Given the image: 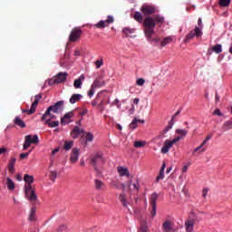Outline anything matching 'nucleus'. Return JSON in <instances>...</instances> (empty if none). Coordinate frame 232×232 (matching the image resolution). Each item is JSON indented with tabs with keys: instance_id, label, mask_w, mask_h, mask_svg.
I'll return each instance as SVG.
<instances>
[{
	"instance_id": "f257e3e1",
	"label": "nucleus",
	"mask_w": 232,
	"mask_h": 232,
	"mask_svg": "<svg viewBox=\"0 0 232 232\" xmlns=\"http://www.w3.org/2000/svg\"><path fill=\"white\" fill-rule=\"evenodd\" d=\"M162 23H164V16H161L160 14L145 17L143 20V32L148 41H151V43H154L155 44L160 43V38H153V35H155V27L157 24H162Z\"/></svg>"
},
{
	"instance_id": "f03ea898",
	"label": "nucleus",
	"mask_w": 232,
	"mask_h": 232,
	"mask_svg": "<svg viewBox=\"0 0 232 232\" xmlns=\"http://www.w3.org/2000/svg\"><path fill=\"white\" fill-rule=\"evenodd\" d=\"M89 160L91 166L94 168L95 171H99V168H101V166H104V163L106 162V160L104 159L102 154L99 152L92 154L90 157Z\"/></svg>"
},
{
	"instance_id": "7ed1b4c3",
	"label": "nucleus",
	"mask_w": 232,
	"mask_h": 232,
	"mask_svg": "<svg viewBox=\"0 0 232 232\" xmlns=\"http://www.w3.org/2000/svg\"><path fill=\"white\" fill-rule=\"evenodd\" d=\"M68 79V72H58L54 77L48 81L49 86H53L55 84H61L66 82Z\"/></svg>"
},
{
	"instance_id": "20e7f679",
	"label": "nucleus",
	"mask_w": 232,
	"mask_h": 232,
	"mask_svg": "<svg viewBox=\"0 0 232 232\" xmlns=\"http://www.w3.org/2000/svg\"><path fill=\"white\" fill-rule=\"evenodd\" d=\"M25 198L35 204L37 202V194H35V188H32V185H24Z\"/></svg>"
},
{
	"instance_id": "39448f33",
	"label": "nucleus",
	"mask_w": 232,
	"mask_h": 232,
	"mask_svg": "<svg viewBox=\"0 0 232 232\" xmlns=\"http://www.w3.org/2000/svg\"><path fill=\"white\" fill-rule=\"evenodd\" d=\"M197 215L192 213L188 219L185 221V228L187 232H193L195 224H197Z\"/></svg>"
},
{
	"instance_id": "423d86ee",
	"label": "nucleus",
	"mask_w": 232,
	"mask_h": 232,
	"mask_svg": "<svg viewBox=\"0 0 232 232\" xmlns=\"http://www.w3.org/2000/svg\"><path fill=\"white\" fill-rule=\"evenodd\" d=\"M63 110H64V101H59L53 106L47 108L46 115L50 114V111H53V113H61Z\"/></svg>"
},
{
	"instance_id": "0eeeda50",
	"label": "nucleus",
	"mask_w": 232,
	"mask_h": 232,
	"mask_svg": "<svg viewBox=\"0 0 232 232\" xmlns=\"http://www.w3.org/2000/svg\"><path fill=\"white\" fill-rule=\"evenodd\" d=\"M180 139H182V137L178 136L177 138L169 140H165L163 147L161 148V153L166 154L169 151V150H171V148H173L174 144H177V142H179V140H180Z\"/></svg>"
},
{
	"instance_id": "6e6552de",
	"label": "nucleus",
	"mask_w": 232,
	"mask_h": 232,
	"mask_svg": "<svg viewBox=\"0 0 232 232\" xmlns=\"http://www.w3.org/2000/svg\"><path fill=\"white\" fill-rule=\"evenodd\" d=\"M157 200H159V194H157V192H154L151 194L150 198V204L151 207V209H150L151 217H155V215H157Z\"/></svg>"
},
{
	"instance_id": "1a4fd4ad",
	"label": "nucleus",
	"mask_w": 232,
	"mask_h": 232,
	"mask_svg": "<svg viewBox=\"0 0 232 232\" xmlns=\"http://www.w3.org/2000/svg\"><path fill=\"white\" fill-rule=\"evenodd\" d=\"M82 35V30L79 29V28H74L72 30V32L69 35V42L76 43V41H79V39H81Z\"/></svg>"
},
{
	"instance_id": "9d476101",
	"label": "nucleus",
	"mask_w": 232,
	"mask_h": 232,
	"mask_svg": "<svg viewBox=\"0 0 232 232\" xmlns=\"http://www.w3.org/2000/svg\"><path fill=\"white\" fill-rule=\"evenodd\" d=\"M193 37H197V39L202 37V30L200 27L196 26L194 30L190 31L189 34L186 35L185 42L191 41Z\"/></svg>"
},
{
	"instance_id": "9b49d317",
	"label": "nucleus",
	"mask_w": 232,
	"mask_h": 232,
	"mask_svg": "<svg viewBox=\"0 0 232 232\" xmlns=\"http://www.w3.org/2000/svg\"><path fill=\"white\" fill-rule=\"evenodd\" d=\"M140 11L143 15H153V14L157 12V7H155V5H144L141 6Z\"/></svg>"
},
{
	"instance_id": "f8f14e48",
	"label": "nucleus",
	"mask_w": 232,
	"mask_h": 232,
	"mask_svg": "<svg viewBox=\"0 0 232 232\" xmlns=\"http://www.w3.org/2000/svg\"><path fill=\"white\" fill-rule=\"evenodd\" d=\"M75 115L73 113V111H71L63 115V118H61V124L62 126H66L72 122V118Z\"/></svg>"
},
{
	"instance_id": "ddd939ff",
	"label": "nucleus",
	"mask_w": 232,
	"mask_h": 232,
	"mask_svg": "<svg viewBox=\"0 0 232 232\" xmlns=\"http://www.w3.org/2000/svg\"><path fill=\"white\" fill-rule=\"evenodd\" d=\"M79 155H81V150L73 148L71 152L70 162L75 164L79 160Z\"/></svg>"
},
{
	"instance_id": "4468645a",
	"label": "nucleus",
	"mask_w": 232,
	"mask_h": 232,
	"mask_svg": "<svg viewBox=\"0 0 232 232\" xmlns=\"http://www.w3.org/2000/svg\"><path fill=\"white\" fill-rule=\"evenodd\" d=\"M119 200L122 204L123 208L128 209V211L130 212V206H133V205H131V202L130 201V199H128V197H126V194H121L119 197Z\"/></svg>"
},
{
	"instance_id": "2eb2a0df",
	"label": "nucleus",
	"mask_w": 232,
	"mask_h": 232,
	"mask_svg": "<svg viewBox=\"0 0 232 232\" xmlns=\"http://www.w3.org/2000/svg\"><path fill=\"white\" fill-rule=\"evenodd\" d=\"M43 99V94H36L34 96V101L31 105L30 113H35V110L37 109V104H39V101Z\"/></svg>"
},
{
	"instance_id": "dca6fc26",
	"label": "nucleus",
	"mask_w": 232,
	"mask_h": 232,
	"mask_svg": "<svg viewBox=\"0 0 232 232\" xmlns=\"http://www.w3.org/2000/svg\"><path fill=\"white\" fill-rule=\"evenodd\" d=\"M162 228H163L164 232H175V231H177V229H175L173 227V222H171L170 220H166L162 225Z\"/></svg>"
},
{
	"instance_id": "f3484780",
	"label": "nucleus",
	"mask_w": 232,
	"mask_h": 232,
	"mask_svg": "<svg viewBox=\"0 0 232 232\" xmlns=\"http://www.w3.org/2000/svg\"><path fill=\"white\" fill-rule=\"evenodd\" d=\"M106 82L104 81V79H102V77H99L96 78L93 82H92V86L93 88H102V86H105Z\"/></svg>"
},
{
	"instance_id": "a211bd4d",
	"label": "nucleus",
	"mask_w": 232,
	"mask_h": 232,
	"mask_svg": "<svg viewBox=\"0 0 232 232\" xmlns=\"http://www.w3.org/2000/svg\"><path fill=\"white\" fill-rule=\"evenodd\" d=\"M54 119H57V116L55 114L52 113V111H49V114H46V111L44 114L41 118V121L44 122L46 121H54Z\"/></svg>"
},
{
	"instance_id": "6ab92c4d",
	"label": "nucleus",
	"mask_w": 232,
	"mask_h": 232,
	"mask_svg": "<svg viewBox=\"0 0 232 232\" xmlns=\"http://www.w3.org/2000/svg\"><path fill=\"white\" fill-rule=\"evenodd\" d=\"M84 79V74H82L78 79L74 80L73 86L76 90L82 88V82Z\"/></svg>"
},
{
	"instance_id": "aec40b11",
	"label": "nucleus",
	"mask_w": 232,
	"mask_h": 232,
	"mask_svg": "<svg viewBox=\"0 0 232 232\" xmlns=\"http://www.w3.org/2000/svg\"><path fill=\"white\" fill-rule=\"evenodd\" d=\"M81 133H84V130L80 129L79 127H74L73 130L71 131V136L72 139H77Z\"/></svg>"
},
{
	"instance_id": "412c9836",
	"label": "nucleus",
	"mask_w": 232,
	"mask_h": 232,
	"mask_svg": "<svg viewBox=\"0 0 232 232\" xmlns=\"http://www.w3.org/2000/svg\"><path fill=\"white\" fill-rule=\"evenodd\" d=\"M82 139H85L84 144H88V142L93 141V134H92V132L83 131Z\"/></svg>"
},
{
	"instance_id": "4be33fe9",
	"label": "nucleus",
	"mask_w": 232,
	"mask_h": 232,
	"mask_svg": "<svg viewBox=\"0 0 232 232\" xmlns=\"http://www.w3.org/2000/svg\"><path fill=\"white\" fill-rule=\"evenodd\" d=\"M229 130H232V120L224 121V123L221 126L222 131H229Z\"/></svg>"
},
{
	"instance_id": "5701e85b",
	"label": "nucleus",
	"mask_w": 232,
	"mask_h": 232,
	"mask_svg": "<svg viewBox=\"0 0 232 232\" xmlns=\"http://www.w3.org/2000/svg\"><path fill=\"white\" fill-rule=\"evenodd\" d=\"M15 162H16L15 158H11V160H9L8 169L10 173H15V168H14Z\"/></svg>"
},
{
	"instance_id": "b1692460",
	"label": "nucleus",
	"mask_w": 232,
	"mask_h": 232,
	"mask_svg": "<svg viewBox=\"0 0 232 232\" xmlns=\"http://www.w3.org/2000/svg\"><path fill=\"white\" fill-rule=\"evenodd\" d=\"M118 173L120 177H130V171H128L127 168L118 167Z\"/></svg>"
},
{
	"instance_id": "393cba45",
	"label": "nucleus",
	"mask_w": 232,
	"mask_h": 232,
	"mask_svg": "<svg viewBox=\"0 0 232 232\" xmlns=\"http://www.w3.org/2000/svg\"><path fill=\"white\" fill-rule=\"evenodd\" d=\"M82 99V94H72L70 98V103L75 104V102H79Z\"/></svg>"
},
{
	"instance_id": "a878e982",
	"label": "nucleus",
	"mask_w": 232,
	"mask_h": 232,
	"mask_svg": "<svg viewBox=\"0 0 232 232\" xmlns=\"http://www.w3.org/2000/svg\"><path fill=\"white\" fill-rule=\"evenodd\" d=\"M14 123L15 126H19V128H26V123H24V121H22L19 116L14 118Z\"/></svg>"
},
{
	"instance_id": "bb28decb",
	"label": "nucleus",
	"mask_w": 232,
	"mask_h": 232,
	"mask_svg": "<svg viewBox=\"0 0 232 232\" xmlns=\"http://www.w3.org/2000/svg\"><path fill=\"white\" fill-rule=\"evenodd\" d=\"M35 213H37V208L33 207L29 214V220L31 222H35L37 220V218H35Z\"/></svg>"
},
{
	"instance_id": "cd10ccee",
	"label": "nucleus",
	"mask_w": 232,
	"mask_h": 232,
	"mask_svg": "<svg viewBox=\"0 0 232 232\" xmlns=\"http://www.w3.org/2000/svg\"><path fill=\"white\" fill-rule=\"evenodd\" d=\"M164 169H166V163L162 164V167L160 169V174L156 178V182H159L164 179Z\"/></svg>"
},
{
	"instance_id": "c85d7f7f",
	"label": "nucleus",
	"mask_w": 232,
	"mask_h": 232,
	"mask_svg": "<svg viewBox=\"0 0 232 232\" xmlns=\"http://www.w3.org/2000/svg\"><path fill=\"white\" fill-rule=\"evenodd\" d=\"M138 122H141V124H144V120H137V119H134L131 123L130 124V130H137L139 124Z\"/></svg>"
},
{
	"instance_id": "c756f323",
	"label": "nucleus",
	"mask_w": 232,
	"mask_h": 232,
	"mask_svg": "<svg viewBox=\"0 0 232 232\" xmlns=\"http://www.w3.org/2000/svg\"><path fill=\"white\" fill-rule=\"evenodd\" d=\"M32 144V135H27L25 136V140H24V150H28V148H30Z\"/></svg>"
},
{
	"instance_id": "7c9ffc66",
	"label": "nucleus",
	"mask_w": 232,
	"mask_h": 232,
	"mask_svg": "<svg viewBox=\"0 0 232 232\" xmlns=\"http://www.w3.org/2000/svg\"><path fill=\"white\" fill-rule=\"evenodd\" d=\"M24 180L25 182V186H32L34 184V176H30L28 174H25L24 177Z\"/></svg>"
},
{
	"instance_id": "2f4dec72",
	"label": "nucleus",
	"mask_w": 232,
	"mask_h": 232,
	"mask_svg": "<svg viewBox=\"0 0 232 232\" xmlns=\"http://www.w3.org/2000/svg\"><path fill=\"white\" fill-rule=\"evenodd\" d=\"M44 124L49 126V128H57V126H59V121H50V120H46L44 121Z\"/></svg>"
},
{
	"instance_id": "473e14b6",
	"label": "nucleus",
	"mask_w": 232,
	"mask_h": 232,
	"mask_svg": "<svg viewBox=\"0 0 232 232\" xmlns=\"http://www.w3.org/2000/svg\"><path fill=\"white\" fill-rule=\"evenodd\" d=\"M122 34L126 35V37H129L130 34H135V28L124 27L122 29Z\"/></svg>"
},
{
	"instance_id": "72a5a7b5",
	"label": "nucleus",
	"mask_w": 232,
	"mask_h": 232,
	"mask_svg": "<svg viewBox=\"0 0 232 232\" xmlns=\"http://www.w3.org/2000/svg\"><path fill=\"white\" fill-rule=\"evenodd\" d=\"M72 147H73V141L65 140L63 144V150H65V151H70V150H72Z\"/></svg>"
},
{
	"instance_id": "f704fd0d",
	"label": "nucleus",
	"mask_w": 232,
	"mask_h": 232,
	"mask_svg": "<svg viewBox=\"0 0 232 232\" xmlns=\"http://www.w3.org/2000/svg\"><path fill=\"white\" fill-rule=\"evenodd\" d=\"M128 188H133V189H136V191H139V189L140 188V185H139V180L135 179V182L132 183V181L130 180V184L127 185Z\"/></svg>"
},
{
	"instance_id": "c9c22d12",
	"label": "nucleus",
	"mask_w": 232,
	"mask_h": 232,
	"mask_svg": "<svg viewBox=\"0 0 232 232\" xmlns=\"http://www.w3.org/2000/svg\"><path fill=\"white\" fill-rule=\"evenodd\" d=\"M211 51L214 52V53H222V44H218L214 45L211 48Z\"/></svg>"
},
{
	"instance_id": "e433bc0d",
	"label": "nucleus",
	"mask_w": 232,
	"mask_h": 232,
	"mask_svg": "<svg viewBox=\"0 0 232 232\" xmlns=\"http://www.w3.org/2000/svg\"><path fill=\"white\" fill-rule=\"evenodd\" d=\"M7 189L14 191L15 189V183L10 178H7Z\"/></svg>"
},
{
	"instance_id": "4c0bfd02",
	"label": "nucleus",
	"mask_w": 232,
	"mask_h": 232,
	"mask_svg": "<svg viewBox=\"0 0 232 232\" xmlns=\"http://www.w3.org/2000/svg\"><path fill=\"white\" fill-rule=\"evenodd\" d=\"M95 189H102L104 183L100 179H94Z\"/></svg>"
},
{
	"instance_id": "58836bf2",
	"label": "nucleus",
	"mask_w": 232,
	"mask_h": 232,
	"mask_svg": "<svg viewBox=\"0 0 232 232\" xmlns=\"http://www.w3.org/2000/svg\"><path fill=\"white\" fill-rule=\"evenodd\" d=\"M173 124H175V121H173V118L169 121L168 125L166 128L163 130V133H167L173 128Z\"/></svg>"
},
{
	"instance_id": "ea45409f",
	"label": "nucleus",
	"mask_w": 232,
	"mask_h": 232,
	"mask_svg": "<svg viewBox=\"0 0 232 232\" xmlns=\"http://www.w3.org/2000/svg\"><path fill=\"white\" fill-rule=\"evenodd\" d=\"M204 143H201L198 148L194 150L193 155H195L197 152L204 153V151H206V148H204Z\"/></svg>"
},
{
	"instance_id": "a19ab883",
	"label": "nucleus",
	"mask_w": 232,
	"mask_h": 232,
	"mask_svg": "<svg viewBox=\"0 0 232 232\" xmlns=\"http://www.w3.org/2000/svg\"><path fill=\"white\" fill-rule=\"evenodd\" d=\"M134 19L135 21H137L138 23H142L143 21V16L142 14H140V12H135L134 14Z\"/></svg>"
},
{
	"instance_id": "79ce46f5",
	"label": "nucleus",
	"mask_w": 232,
	"mask_h": 232,
	"mask_svg": "<svg viewBox=\"0 0 232 232\" xmlns=\"http://www.w3.org/2000/svg\"><path fill=\"white\" fill-rule=\"evenodd\" d=\"M146 146V141L136 140L134 141V148H144Z\"/></svg>"
},
{
	"instance_id": "37998d69",
	"label": "nucleus",
	"mask_w": 232,
	"mask_h": 232,
	"mask_svg": "<svg viewBox=\"0 0 232 232\" xmlns=\"http://www.w3.org/2000/svg\"><path fill=\"white\" fill-rule=\"evenodd\" d=\"M95 28H106L108 26V24L104 20L100 21L98 24H96Z\"/></svg>"
},
{
	"instance_id": "c03bdc74",
	"label": "nucleus",
	"mask_w": 232,
	"mask_h": 232,
	"mask_svg": "<svg viewBox=\"0 0 232 232\" xmlns=\"http://www.w3.org/2000/svg\"><path fill=\"white\" fill-rule=\"evenodd\" d=\"M169 43H171V37L168 36L160 42V46H166L167 44H169Z\"/></svg>"
},
{
	"instance_id": "a18cd8bd",
	"label": "nucleus",
	"mask_w": 232,
	"mask_h": 232,
	"mask_svg": "<svg viewBox=\"0 0 232 232\" xmlns=\"http://www.w3.org/2000/svg\"><path fill=\"white\" fill-rule=\"evenodd\" d=\"M49 177L52 182H55V179H57V171H50Z\"/></svg>"
},
{
	"instance_id": "49530a36",
	"label": "nucleus",
	"mask_w": 232,
	"mask_h": 232,
	"mask_svg": "<svg viewBox=\"0 0 232 232\" xmlns=\"http://www.w3.org/2000/svg\"><path fill=\"white\" fill-rule=\"evenodd\" d=\"M231 4V0H220L219 1V5L220 6H229V5Z\"/></svg>"
},
{
	"instance_id": "de8ad7c7",
	"label": "nucleus",
	"mask_w": 232,
	"mask_h": 232,
	"mask_svg": "<svg viewBox=\"0 0 232 232\" xmlns=\"http://www.w3.org/2000/svg\"><path fill=\"white\" fill-rule=\"evenodd\" d=\"M176 133L181 135V137H186V135H188V130L178 129L176 130Z\"/></svg>"
},
{
	"instance_id": "09e8293b",
	"label": "nucleus",
	"mask_w": 232,
	"mask_h": 232,
	"mask_svg": "<svg viewBox=\"0 0 232 232\" xmlns=\"http://www.w3.org/2000/svg\"><path fill=\"white\" fill-rule=\"evenodd\" d=\"M95 90H97V89L92 85L91 89L88 92V96L90 98L93 97V95L95 94Z\"/></svg>"
},
{
	"instance_id": "8fccbe9b",
	"label": "nucleus",
	"mask_w": 232,
	"mask_h": 232,
	"mask_svg": "<svg viewBox=\"0 0 232 232\" xmlns=\"http://www.w3.org/2000/svg\"><path fill=\"white\" fill-rule=\"evenodd\" d=\"M31 144H39V137L34 135L33 138L31 136Z\"/></svg>"
},
{
	"instance_id": "3c124183",
	"label": "nucleus",
	"mask_w": 232,
	"mask_h": 232,
	"mask_svg": "<svg viewBox=\"0 0 232 232\" xmlns=\"http://www.w3.org/2000/svg\"><path fill=\"white\" fill-rule=\"evenodd\" d=\"M212 137H213V133H209V134L205 138V140H203L202 144H203L204 146H206V145L208 144V140H211Z\"/></svg>"
},
{
	"instance_id": "603ef678",
	"label": "nucleus",
	"mask_w": 232,
	"mask_h": 232,
	"mask_svg": "<svg viewBox=\"0 0 232 232\" xmlns=\"http://www.w3.org/2000/svg\"><path fill=\"white\" fill-rule=\"evenodd\" d=\"M146 82V80H144L143 78H139L137 81H136V84L138 86H144V83Z\"/></svg>"
},
{
	"instance_id": "864d4df0",
	"label": "nucleus",
	"mask_w": 232,
	"mask_h": 232,
	"mask_svg": "<svg viewBox=\"0 0 232 232\" xmlns=\"http://www.w3.org/2000/svg\"><path fill=\"white\" fill-rule=\"evenodd\" d=\"M66 229H67L66 225H60V226L58 227V228L56 229V231H57V232H64V231H66Z\"/></svg>"
},
{
	"instance_id": "5fc2aeb1",
	"label": "nucleus",
	"mask_w": 232,
	"mask_h": 232,
	"mask_svg": "<svg viewBox=\"0 0 232 232\" xmlns=\"http://www.w3.org/2000/svg\"><path fill=\"white\" fill-rule=\"evenodd\" d=\"M113 21H114L113 16L109 15V16L107 17L105 23L107 24V26H108L109 24H111V23H113Z\"/></svg>"
},
{
	"instance_id": "6e6d98bb",
	"label": "nucleus",
	"mask_w": 232,
	"mask_h": 232,
	"mask_svg": "<svg viewBox=\"0 0 232 232\" xmlns=\"http://www.w3.org/2000/svg\"><path fill=\"white\" fill-rule=\"evenodd\" d=\"M213 115H217L218 117H223L224 114L220 111V109H216L213 112Z\"/></svg>"
},
{
	"instance_id": "4d7b16f0",
	"label": "nucleus",
	"mask_w": 232,
	"mask_h": 232,
	"mask_svg": "<svg viewBox=\"0 0 232 232\" xmlns=\"http://www.w3.org/2000/svg\"><path fill=\"white\" fill-rule=\"evenodd\" d=\"M95 64H96V68H101L102 66V64H104V63L102 62V60H97L95 62Z\"/></svg>"
},
{
	"instance_id": "13d9d810",
	"label": "nucleus",
	"mask_w": 232,
	"mask_h": 232,
	"mask_svg": "<svg viewBox=\"0 0 232 232\" xmlns=\"http://www.w3.org/2000/svg\"><path fill=\"white\" fill-rule=\"evenodd\" d=\"M208 191H209V188H203V191H202V197L203 198H206V197H208Z\"/></svg>"
},
{
	"instance_id": "bf43d9fd",
	"label": "nucleus",
	"mask_w": 232,
	"mask_h": 232,
	"mask_svg": "<svg viewBox=\"0 0 232 232\" xmlns=\"http://www.w3.org/2000/svg\"><path fill=\"white\" fill-rule=\"evenodd\" d=\"M5 153H8V149L5 147L0 148V155H5Z\"/></svg>"
},
{
	"instance_id": "052dcab7",
	"label": "nucleus",
	"mask_w": 232,
	"mask_h": 232,
	"mask_svg": "<svg viewBox=\"0 0 232 232\" xmlns=\"http://www.w3.org/2000/svg\"><path fill=\"white\" fill-rule=\"evenodd\" d=\"M139 232H148V227L146 225L141 226Z\"/></svg>"
},
{
	"instance_id": "680f3d73",
	"label": "nucleus",
	"mask_w": 232,
	"mask_h": 232,
	"mask_svg": "<svg viewBox=\"0 0 232 232\" xmlns=\"http://www.w3.org/2000/svg\"><path fill=\"white\" fill-rule=\"evenodd\" d=\"M28 155H30V152L21 153L20 159H22V160L26 159V157H28Z\"/></svg>"
},
{
	"instance_id": "e2e57ef3",
	"label": "nucleus",
	"mask_w": 232,
	"mask_h": 232,
	"mask_svg": "<svg viewBox=\"0 0 232 232\" xmlns=\"http://www.w3.org/2000/svg\"><path fill=\"white\" fill-rule=\"evenodd\" d=\"M181 111V110H178L177 112L172 116L171 119H173V121H175V117H179V115H180Z\"/></svg>"
},
{
	"instance_id": "0e129e2a",
	"label": "nucleus",
	"mask_w": 232,
	"mask_h": 232,
	"mask_svg": "<svg viewBox=\"0 0 232 232\" xmlns=\"http://www.w3.org/2000/svg\"><path fill=\"white\" fill-rule=\"evenodd\" d=\"M86 113H88V109H84L82 111H80L79 115H81V117H84V115H86Z\"/></svg>"
},
{
	"instance_id": "69168bd1",
	"label": "nucleus",
	"mask_w": 232,
	"mask_h": 232,
	"mask_svg": "<svg viewBox=\"0 0 232 232\" xmlns=\"http://www.w3.org/2000/svg\"><path fill=\"white\" fill-rule=\"evenodd\" d=\"M215 101L216 102H220V95H218V92H216V95H215Z\"/></svg>"
},
{
	"instance_id": "338daca9",
	"label": "nucleus",
	"mask_w": 232,
	"mask_h": 232,
	"mask_svg": "<svg viewBox=\"0 0 232 232\" xmlns=\"http://www.w3.org/2000/svg\"><path fill=\"white\" fill-rule=\"evenodd\" d=\"M22 113H27V115H34V112H30V110L26 109L22 110Z\"/></svg>"
},
{
	"instance_id": "774afa93",
	"label": "nucleus",
	"mask_w": 232,
	"mask_h": 232,
	"mask_svg": "<svg viewBox=\"0 0 232 232\" xmlns=\"http://www.w3.org/2000/svg\"><path fill=\"white\" fill-rule=\"evenodd\" d=\"M198 28L202 30V18H198Z\"/></svg>"
}]
</instances>
